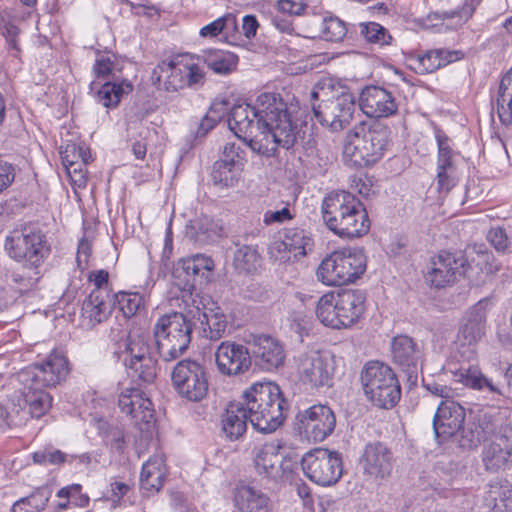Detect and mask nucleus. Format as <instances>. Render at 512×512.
Returning a JSON list of instances; mask_svg holds the SVG:
<instances>
[{"label": "nucleus", "instance_id": "6e6d98bb", "mask_svg": "<svg viewBox=\"0 0 512 512\" xmlns=\"http://www.w3.org/2000/svg\"><path fill=\"white\" fill-rule=\"evenodd\" d=\"M34 463L48 466L60 465L68 461V455L54 447H45L32 454Z\"/></svg>", "mask_w": 512, "mask_h": 512}, {"label": "nucleus", "instance_id": "37998d69", "mask_svg": "<svg viewBox=\"0 0 512 512\" xmlns=\"http://www.w3.org/2000/svg\"><path fill=\"white\" fill-rule=\"evenodd\" d=\"M236 33H238V22L232 13L225 14L200 30V35L203 37H215L223 34L226 39L235 37Z\"/></svg>", "mask_w": 512, "mask_h": 512}, {"label": "nucleus", "instance_id": "69168bd1", "mask_svg": "<svg viewBox=\"0 0 512 512\" xmlns=\"http://www.w3.org/2000/svg\"><path fill=\"white\" fill-rule=\"evenodd\" d=\"M487 239L499 252L506 251L510 246V240L506 231L501 227L491 228L488 232Z\"/></svg>", "mask_w": 512, "mask_h": 512}, {"label": "nucleus", "instance_id": "dca6fc26", "mask_svg": "<svg viewBox=\"0 0 512 512\" xmlns=\"http://www.w3.org/2000/svg\"><path fill=\"white\" fill-rule=\"evenodd\" d=\"M295 424L307 439L321 442L334 431L336 417L329 406L317 404L299 411Z\"/></svg>", "mask_w": 512, "mask_h": 512}, {"label": "nucleus", "instance_id": "39448f33", "mask_svg": "<svg viewBox=\"0 0 512 512\" xmlns=\"http://www.w3.org/2000/svg\"><path fill=\"white\" fill-rule=\"evenodd\" d=\"M366 293L360 289H341L321 296L316 306V317L326 327L346 329L364 315Z\"/></svg>", "mask_w": 512, "mask_h": 512}, {"label": "nucleus", "instance_id": "603ef678", "mask_svg": "<svg viewBox=\"0 0 512 512\" xmlns=\"http://www.w3.org/2000/svg\"><path fill=\"white\" fill-rule=\"evenodd\" d=\"M126 317H132L145 307L144 296L139 293L119 292L112 297Z\"/></svg>", "mask_w": 512, "mask_h": 512}, {"label": "nucleus", "instance_id": "7ed1b4c3", "mask_svg": "<svg viewBox=\"0 0 512 512\" xmlns=\"http://www.w3.org/2000/svg\"><path fill=\"white\" fill-rule=\"evenodd\" d=\"M321 212L326 226L339 237H361L370 229L363 204L347 191L328 194L322 202Z\"/></svg>", "mask_w": 512, "mask_h": 512}, {"label": "nucleus", "instance_id": "8fccbe9b", "mask_svg": "<svg viewBox=\"0 0 512 512\" xmlns=\"http://www.w3.org/2000/svg\"><path fill=\"white\" fill-rule=\"evenodd\" d=\"M240 165L227 162L223 159L215 162L212 170V179L215 184L233 186L239 175Z\"/></svg>", "mask_w": 512, "mask_h": 512}, {"label": "nucleus", "instance_id": "423d86ee", "mask_svg": "<svg viewBox=\"0 0 512 512\" xmlns=\"http://www.w3.org/2000/svg\"><path fill=\"white\" fill-rule=\"evenodd\" d=\"M193 326L186 304L182 312L160 316L153 326L154 347L158 356L165 362L181 357L191 343Z\"/></svg>", "mask_w": 512, "mask_h": 512}, {"label": "nucleus", "instance_id": "680f3d73", "mask_svg": "<svg viewBox=\"0 0 512 512\" xmlns=\"http://www.w3.org/2000/svg\"><path fill=\"white\" fill-rule=\"evenodd\" d=\"M434 53V49L428 50L423 54H418L413 59L416 65L415 69L420 74L432 73L439 69V62H437V56Z\"/></svg>", "mask_w": 512, "mask_h": 512}, {"label": "nucleus", "instance_id": "a19ab883", "mask_svg": "<svg viewBox=\"0 0 512 512\" xmlns=\"http://www.w3.org/2000/svg\"><path fill=\"white\" fill-rule=\"evenodd\" d=\"M204 61L213 72L227 75L236 69L238 56L229 51L210 50L206 53Z\"/></svg>", "mask_w": 512, "mask_h": 512}, {"label": "nucleus", "instance_id": "ea45409f", "mask_svg": "<svg viewBox=\"0 0 512 512\" xmlns=\"http://www.w3.org/2000/svg\"><path fill=\"white\" fill-rule=\"evenodd\" d=\"M132 84L128 80L118 82L107 81L96 94L97 101L106 108L115 107L124 94L132 91Z\"/></svg>", "mask_w": 512, "mask_h": 512}, {"label": "nucleus", "instance_id": "6e6552de", "mask_svg": "<svg viewBox=\"0 0 512 512\" xmlns=\"http://www.w3.org/2000/svg\"><path fill=\"white\" fill-rule=\"evenodd\" d=\"M362 250L343 249L327 255L319 264L317 279L327 286H340L357 280L366 270Z\"/></svg>", "mask_w": 512, "mask_h": 512}, {"label": "nucleus", "instance_id": "052dcab7", "mask_svg": "<svg viewBox=\"0 0 512 512\" xmlns=\"http://www.w3.org/2000/svg\"><path fill=\"white\" fill-rule=\"evenodd\" d=\"M80 484H72L61 488L57 492V497L71 499L72 504L78 507H86L89 503V497L81 493Z\"/></svg>", "mask_w": 512, "mask_h": 512}, {"label": "nucleus", "instance_id": "bb28decb", "mask_svg": "<svg viewBox=\"0 0 512 512\" xmlns=\"http://www.w3.org/2000/svg\"><path fill=\"white\" fill-rule=\"evenodd\" d=\"M482 462L489 472L505 470L512 464V426L483 447Z\"/></svg>", "mask_w": 512, "mask_h": 512}, {"label": "nucleus", "instance_id": "4be33fe9", "mask_svg": "<svg viewBox=\"0 0 512 512\" xmlns=\"http://www.w3.org/2000/svg\"><path fill=\"white\" fill-rule=\"evenodd\" d=\"M252 346L255 363L264 371H273L283 366L286 353L283 344L276 338L258 334L248 342Z\"/></svg>", "mask_w": 512, "mask_h": 512}, {"label": "nucleus", "instance_id": "aec40b11", "mask_svg": "<svg viewBox=\"0 0 512 512\" xmlns=\"http://www.w3.org/2000/svg\"><path fill=\"white\" fill-rule=\"evenodd\" d=\"M186 309L192 319L200 322L206 338L216 341L224 336L227 319L220 307H207L202 298H195L186 304Z\"/></svg>", "mask_w": 512, "mask_h": 512}, {"label": "nucleus", "instance_id": "58836bf2", "mask_svg": "<svg viewBox=\"0 0 512 512\" xmlns=\"http://www.w3.org/2000/svg\"><path fill=\"white\" fill-rule=\"evenodd\" d=\"M455 376L458 378L459 382L472 389L480 391L487 389L491 393L502 394L498 385L487 378L476 366L461 368L455 373Z\"/></svg>", "mask_w": 512, "mask_h": 512}, {"label": "nucleus", "instance_id": "0e129e2a", "mask_svg": "<svg viewBox=\"0 0 512 512\" xmlns=\"http://www.w3.org/2000/svg\"><path fill=\"white\" fill-rule=\"evenodd\" d=\"M87 149L76 145L75 143H69L61 151L62 163L71 165L74 162L85 161L88 162Z\"/></svg>", "mask_w": 512, "mask_h": 512}, {"label": "nucleus", "instance_id": "412c9836", "mask_svg": "<svg viewBox=\"0 0 512 512\" xmlns=\"http://www.w3.org/2000/svg\"><path fill=\"white\" fill-rule=\"evenodd\" d=\"M359 107L370 118H387L398 111V102L392 92L380 86L365 87L359 97Z\"/></svg>", "mask_w": 512, "mask_h": 512}, {"label": "nucleus", "instance_id": "c85d7f7f", "mask_svg": "<svg viewBox=\"0 0 512 512\" xmlns=\"http://www.w3.org/2000/svg\"><path fill=\"white\" fill-rule=\"evenodd\" d=\"M393 362L411 378L416 376L421 361V351L418 344L407 335L395 336L391 341Z\"/></svg>", "mask_w": 512, "mask_h": 512}, {"label": "nucleus", "instance_id": "09e8293b", "mask_svg": "<svg viewBox=\"0 0 512 512\" xmlns=\"http://www.w3.org/2000/svg\"><path fill=\"white\" fill-rule=\"evenodd\" d=\"M436 140L438 145L437 171L458 170L455 160L456 153L449 145V138L443 132L438 131Z\"/></svg>", "mask_w": 512, "mask_h": 512}, {"label": "nucleus", "instance_id": "c756f323", "mask_svg": "<svg viewBox=\"0 0 512 512\" xmlns=\"http://www.w3.org/2000/svg\"><path fill=\"white\" fill-rule=\"evenodd\" d=\"M113 299L108 290H92L82 304V318L89 327L103 322L111 314Z\"/></svg>", "mask_w": 512, "mask_h": 512}, {"label": "nucleus", "instance_id": "a18cd8bd", "mask_svg": "<svg viewBox=\"0 0 512 512\" xmlns=\"http://www.w3.org/2000/svg\"><path fill=\"white\" fill-rule=\"evenodd\" d=\"M489 497L499 512H512V483L498 480L490 485Z\"/></svg>", "mask_w": 512, "mask_h": 512}, {"label": "nucleus", "instance_id": "864d4df0", "mask_svg": "<svg viewBox=\"0 0 512 512\" xmlns=\"http://www.w3.org/2000/svg\"><path fill=\"white\" fill-rule=\"evenodd\" d=\"M226 102H215L202 118L196 131L197 137L205 136L222 119L227 111Z\"/></svg>", "mask_w": 512, "mask_h": 512}, {"label": "nucleus", "instance_id": "4468645a", "mask_svg": "<svg viewBox=\"0 0 512 512\" xmlns=\"http://www.w3.org/2000/svg\"><path fill=\"white\" fill-rule=\"evenodd\" d=\"M68 374V361L58 352H52L44 361L30 365L17 373L20 385L42 388L55 387Z\"/></svg>", "mask_w": 512, "mask_h": 512}, {"label": "nucleus", "instance_id": "bf43d9fd", "mask_svg": "<svg viewBox=\"0 0 512 512\" xmlns=\"http://www.w3.org/2000/svg\"><path fill=\"white\" fill-rule=\"evenodd\" d=\"M269 255L279 263H288L296 259L294 258V252H292L284 238L275 240L271 243L269 247Z\"/></svg>", "mask_w": 512, "mask_h": 512}, {"label": "nucleus", "instance_id": "338daca9", "mask_svg": "<svg viewBox=\"0 0 512 512\" xmlns=\"http://www.w3.org/2000/svg\"><path fill=\"white\" fill-rule=\"evenodd\" d=\"M307 8V5L293 0H279L277 2L278 12L288 17L300 16Z\"/></svg>", "mask_w": 512, "mask_h": 512}, {"label": "nucleus", "instance_id": "72a5a7b5", "mask_svg": "<svg viewBox=\"0 0 512 512\" xmlns=\"http://www.w3.org/2000/svg\"><path fill=\"white\" fill-rule=\"evenodd\" d=\"M236 512H268L269 499L261 491L250 486L237 489L234 497Z\"/></svg>", "mask_w": 512, "mask_h": 512}, {"label": "nucleus", "instance_id": "0eeeda50", "mask_svg": "<svg viewBox=\"0 0 512 512\" xmlns=\"http://www.w3.org/2000/svg\"><path fill=\"white\" fill-rule=\"evenodd\" d=\"M363 391L376 407L393 408L400 399L401 389L393 370L379 361H369L361 372Z\"/></svg>", "mask_w": 512, "mask_h": 512}, {"label": "nucleus", "instance_id": "13d9d810", "mask_svg": "<svg viewBox=\"0 0 512 512\" xmlns=\"http://www.w3.org/2000/svg\"><path fill=\"white\" fill-rule=\"evenodd\" d=\"M361 35L370 43H376L379 45L389 44L391 36L387 33V30L376 22H369L361 24Z\"/></svg>", "mask_w": 512, "mask_h": 512}, {"label": "nucleus", "instance_id": "1a4fd4ad", "mask_svg": "<svg viewBox=\"0 0 512 512\" xmlns=\"http://www.w3.org/2000/svg\"><path fill=\"white\" fill-rule=\"evenodd\" d=\"M512 426V414L495 407L479 408L471 422L462 431L460 445L463 448L477 447L481 442L498 439L504 430Z\"/></svg>", "mask_w": 512, "mask_h": 512}, {"label": "nucleus", "instance_id": "3c124183", "mask_svg": "<svg viewBox=\"0 0 512 512\" xmlns=\"http://www.w3.org/2000/svg\"><path fill=\"white\" fill-rule=\"evenodd\" d=\"M49 501V494L45 490H36L27 497L16 501L12 506V512H40Z\"/></svg>", "mask_w": 512, "mask_h": 512}, {"label": "nucleus", "instance_id": "f257e3e1", "mask_svg": "<svg viewBox=\"0 0 512 512\" xmlns=\"http://www.w3.org/2000/svg\"><path fill=\"white\" fill-rule=\"evenodd\" d=\"M297 104L288 103L278 93L264 92L255 104L235 105L228 117L229 129L253 152L271 157L280 146L286 150L299 141L305 132L299 127Z\"/></svg>", "mask_w": 512, "mask_h": 512}, {"label": "nucleus", "instance_id": "473e14b6", "mask_svg": "<svg viewBox=\"0 0 512 512\" xmlns=\"http://www.w3.org/2000/svg\"><path fill=\"white\" fill-rule=\"evenodd\" d=\"M248 412L242 402L231 404L222 416V430L230 440H237L246 432Z\"/></svg>", "mask_w": 512, "mask_h": 512}, {"label": "nucleus", "instance_id": "5fc2aeb1", "mask_svg": "<svg viewBox=\"0 0 512 512\" xmlns=\"http://www.w3.org/2000/svg\"><path fill=\"white\" fill-rule=\"evenodd\" d=\"M321 30L324 39L332 42L342 41L347 34L345 22L333 16L324 18Z\"/></svg>", "mask_w": 512, "mask_h": 512}, {"label": "nucleus", "instance_id": "b1692460", "mask_svg": "<svg viewBox=\"0 0 512 512\" xmlns=\"http://www.w3.org/2000/svg\"><path fill=\"white\" fill-rule=\"evenodd\" d=\"M392 452L380 442L369 443L365 446L360 458L363 473L378 482L386 479L392 472Z\"/></svg>", "mask_w": 512, "mask_h": 512}, {"label": "nucleus", "instance_id": "4d7b16f0", "mask_svg": "<svg viewBox=\"0 0 512 512\" xmlns=\"http://www.w3.org/2000/svg\"><path fill=\"white\" fill-rule=\"evenodd\" d=\"M93 71L97 78L111 76L117 80L116 72L120 71L114 55H98L93 65Z\"/></svg>", "mask_w": 512, "mask_h": 512}, {"label": "nucleus", "instance_id": "e2e57ef3", "mask_svg": "<svg viewBox=\"0 0 512 512\" xmlns=\"http://www.w3.org/2000/svg\"><path fill=\"white\" fill-rule=\"evenodd\" d=\"M458 170L437 171L436 183L440 194H448L458 183Z\"/></svg>", "mask_w": 512, "mask_h": 512}, {"label": "nucleus", "instance_id": "e433bc0d", "mask_svg": "<svg viewBox=\"0 0 512 512\" xmlns=\"http://www.w3.org/2000/svg\"><path fill=\"white\" fill-rule=\"evenodd\" d=\"M496 111L503 125L512 123V68L501 78L496 97Z\"/></svg>", "mask_w": 512, "mask_h": 512}, {"label": "nucleus", "instance_id": "f03ea898", "mask_svg": "<svg viewBox=\"0 0 512 512\" xmlns=\"http://www.w3.org/2000/svg\"><path fill=\"white\" fill-rule=\"evenodd\" d=\"M242 404L252 427L261 433L276 431L285 420L287 403L280 387L273 382L250 385L242 394Z\"/></svg>", "mask_w": 512, "mask_h": 512}, {"label": "nucleus", "instance_id": "a211bd4d", "mask_svg": "<svg viewBox=\"0 0 512 512\" xmlns=\"http://www.w3.org/2000/svg\"><path fill=\"white\" fill-rule=\"evenodd\" d=\"M158 69L157 80L161 82L163 79L164 89L171 92L196 85L204 77L200 66L193 62L163 63Z\"/></svg>", "mask_w": 512, "mask_h": 512}, {"label": "nucleus", "instance_id": "c03bdc74", "mask_svg": "<svg viewBox=\"0 0 512 512\" xmlns=\"http://www.w3.org/2000/svg\"><path fill=\"white\" fill-rule=\"evenodd\" d=\"M284 239L294 252V258L305 256L312 250L313 240L311 234L301 228H289L285 230Z\"/></svg>", "mask_w": 512, "mask_h": 512}, {"label": "nucleus", "instance_id": "4c0bfd02", "mask_svg": "<svg viewBox=\"0 0 512 512\" xmlns=\"http://www.w3.org/2000/svg\"><path fill=\"white\" fill-rule=\"evenodd\" d=\"M221 227L213 219L203 216L191 221L187 235L200 245L214 242L220 235Z\"/></svg>", "mask_w": 512, "mask_h": 512}, {"label": "nucleus", "instance_id": "20e7f679", "mask_svg": "<svg viewBox=\"0 0 512 512\" xmlns=\"http://www.w3.org/2000/svg\"><path fill=\"white\" fill-rule=\"evenodd\" d=\"M388 129L379 123L360 122L347 134L343 160L351 167H365L379 161L388 144Z\"/></svg>", "mask_w": 512, "mask_h": 512}, {"label": "nucleus", "instance_id": "5701e85b", "mask_svg": "<svg viewBox=\"0 0 512 512\" xmlns=\"http://www.w3.org/2000/svg\"><path fill=\"white\" fill-rule=\"evenodd\" d=\"M282 445L279 442H266L253 449V465L258 476L276 482L284 475Z\"/></svg>", "mask_w": 512, "mask_h": 512}, {"label": "nucleus", "instance_id": "f3484780", "mask_svg": "<svg viewBox=\"0 0 512 512\" xmlns=\"http://www.w3.org/2000/svg\"><path fill=\"white\" fill-rule=\"evenodd\" d=\"M466 262L462 254L441 251L432 259L425 280L435 288L451 285L465 273Z\"/></svg>", "mask_w": 512, "mask_h": 512}, {"label": "nucleus", "instance_id": "9d476101", "mask_svg": "<svg viewBox=\"0 0 512 512\" xmlns=\"http://www.w3.org/2000/svg\"><path fill=\"white\" fill-rule=\"evenodd\" d=\"M5 249L15 261L29 265H42L50 252L46 236L29 225L13 229L6 237Z\"/></svg>", "mask_w": 512, "mask_h": 512}, {"label": "nucleus", "instance_id": "2f4dec72", "mask_svg": "<svg viewBox=\"0 0 512 512\" xmlns=\"http://www.w3.org/2000/svg\"><path fill=\"white\" fill-rule=\"evenodd\" d=\"M166 472L164 456L162 454L151 456L142 466L141 489L147 493L158 492L163 487Z\"/></svg>", "mask_w": 512, "mask_h": 512}, {"label": "nucleus", "instance_id": "7c9ffc66", "mask_svg": "<svg viewBox=\"0 0 512 512\" xmlns=\"http://www.w3.org/2000/svg\"><path fill=\"white\" fill-rule=\"evenodd\" d=\"M175 284L181 290V299L184 304L200 298L198 294L194 293L196 282L199 280H207L208 275L205 274L200 268L197 267L190 260L183 259L180 266L174 272Z\"/></svg>", "mask_w": 512, "mask_h": 512}, {"label": "nucleus", "instance_id": "cd10ccee", "mask_svg": "<svg viewBox=\"0 0 512 512\" xmlns=\"http://www.w3.org/2000/svg\"><path fill=\"white\" fill-rule=\"evenodd\" d=\"M490 307L487 299L478 301L466 313L464 323L458 332V341L462 345H475L486 333V319Z\"/></svg>", "mask_w": 512, "mask_h": 512}, {"label": "nucleus", "instance_id": "2eb2a0df", "mask_svg": "<svg viewBox=\"0 0 512 512\" xmlns=\"http://www.w3.org/2000/svg\"><path fill=\"white\" fill-rule=\"evenodd\" d=\"M312 110L321 125L339 131L351 122L356 104L352 94L342 93L330 99H322L318 105L313 103Z\"/></svg>", "mask_w": 512, "mask_h": 512}, {"label": "nucleus", "instance_id": "49530a36", "mask_svg": "<svg viewBox=\"0 0 512 512\" xmlns=\"http://www.w3.org/2000/svg\"><path fill=\"white\" fill-rule=\"evenodd\" d=\"M260 263V254L253 246L243 245L234 253V266L239 273H254Z\"/></svg>", "mask_w": 512, "mask_h": 512}, {"label": "nucleus", "instance_id": "c9c22d12", "mask_svg": "<svg viewBox=\"0 0 512 512\" xmlns=\"http://www.w3.org/2000/svg\"><path fill=\"white\" fill-rule=\"evenodd\" d=\"M121 351L123 362L139 361L142 358L153 357L155 352L146 336L141 333H130L123 342Z\"/></svg>", "mask_w": 512, "mask_h": 512}, {"label": "nucleus", "instance_id": "f8f14e48", "mask_svg": "<svg viewBox=\"0 0 512 512\" xmlns=\"http://www.w3.org/2000/svg\"><path fill=\"white\" fill-rule=\"evenodd\" d=\"M301 465L304 474L321 486L336 484L343 473L341 455L323 448L306 453Z\"/></svg>", "mask_w": 512, "mask_h": 512}, {"label": "nucleus", "instance_id": "de8ad7c7", "mask_svg": "<svg viewBox=\"0 0 512 512\" xmlns=\"http://www.w3.org/2000/svg\"><path fill=\"white\" fill-rule=\"evenodd\" d=\"M157 360L155 356L144 357L139 361L126 362L125 367L128 374L139 382L151 383L156 377Z\"/></svg>", "mask_w": 512, "mask_h": 512}, {"label": "nucleus", "instance_id": "9b49d317", "mask_svg": "<svg viewBox=\"0 0 512 512\" xmlns=\"http://www.w3.org/2000/svg\"><path fill=\"white\" fill-rule=\"evenodd\" d=\"M336 359L328 351L311 350L302 354L298 363L299 380L311 391L332 387Z\"/></svg>", "mask_w": 512, "mask_h": 512}, {"label": "nucleus", "instance_id": "a878e982", "mask_svg": "<svg viewBox=\"0 0 512 512\" xmlns=\"http://www.w3.org/2000/svg\"><path fill=\"white\" fill-rule=\"evenodd\" d=\"M118 407L135 425L149 424L154 419L153 404L138 388H125L118 396Z\"/></svg>", "mask_w": 512, "mask_h": 512}, {"label": "nucleus", "instance_id": "ddd939ff", "mask_svg": "<svg viewBox=\"0 0 512 512\" xmlns=\"http://www.w3.org/2000/svg\"><path fill=\"white\" fill-rule=\"evenodd\" d=\"M171 380L179 395L189 401L198 402L207 395L206 371L197 361L191 359L179 361L172 370Z\"/></svg>", "mask_w": 512, "mask_h": 512}, {"label": "nucleus", "instance_id": "f704fd0d", "mask_svg": "<svg viewBox=\"0 0 512 512\" xmlns=\"http://www.w3.org/2000/svg\"><path fill=\"white\" fill-rule=\"evenodd\" d=\"M20 392L32 417L40 418L51 408L52 397L45 391V388L35 385H21Z\"/></svg>", "mask_w": 512, "mask_h": 512}, {"label": "nucleus", "instance_id": "774afa93", "mask_svg": "<svg viewBox=\"0 0 512 512\" xmlns=\"http://www.w3.org/2000/svg\"><path fill=\"white\" fill-rule=\"evenodd\" d=\"M293 218L288 207H283L281 210H268L264 214L263 222L266 225L282 224Z\"/></svg>", "mask_w": 512, "mask_h": 512}, {"label": "nucleus", "instance_id": "79ce46f5", "mask_svg": "<svg viewBox=\"0 0 512 512\" xmlns=\"http://www.w3.org/2000/svg\"><path fill=\"white\" fill-rule=\"evenodd\" d=\"M40 266L41 265H29L24 263L21 268L12 271L9 279L14 288L20 293L33 289L41 278Z\"/></svg>", "mask_w": 512, "mask_h": 512}, {"label": "nucleus", "instance_id": "6ab92c4d", "mask_svg": "<svg viewBox=\"0 0 512 512\" xmlns=\"http://www.w3.org/2000/svg\"><path fill=\"white\" fill-rule=\"evenodd\" d=\"M215 360L219 372L227 376H237L251 367L249 349L233 341H223L215 351Z\"/></svg>", "mask_w": 512, "mask_h": 512}, {"label": "nucleus", "instance_id": "393cba45", "mask_svg": "<svg viewBox=\"0 0 512 512\" xmlns=\"http://www.w3.org/2000/svg\"><path fill=\"white\" fill-rule=\"evenodd\" d=\"M466 413L464 407L453 400H442L433 418L437 438L448 439L463 431Z\"/></svg>", "mask_w": 512, "mask_h": 512}]
</instances>
